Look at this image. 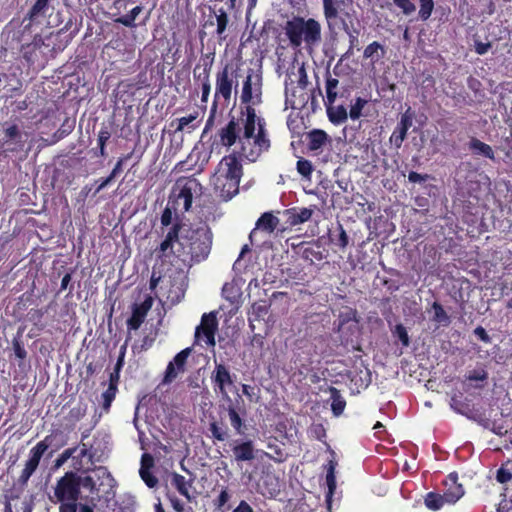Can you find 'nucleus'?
Segmentation results:
<instances>
[{"instance_id": "26", "label": "nucleus", "mask_w": 512, "mask_h": 512, "mask_svg": "<svg viewBox=\"0 0 512 512\" xmlns=\"http://www.w3.org/2000/svg\"><path fill=\"white\" fill-rule=\"evenodd\" d=\"M326 257L325 249L320 244L314 242L304 247L302 250V258L310 264L322 261Z\"/></svg>"}, {"instance_id": "55", "label": "nucleus", "mask_w": 512, "mask_h": 512, "mask_svg": "<svg viewBox=\"0 0 512 512\" xmlns=\"http://www.w3.org/2000/svg\"><path fill=\"white\" fill-rule=\"evenodd\" d=\"M432 308L434 310V317L433 319L439 323H448L449 322V317L446 313V311L444 310L443 306L438 303V302H434L433 305H432Z\"/></svg>"}, {"instance_id": "44", "label": "nucleus", "mask_w": 512, "mask_h": 512, "mask_svg": "<svg viewBox=\"0 0 512 512\" xmlns=\"http://www.w3.org/2000/svg\"><path fill=\"white\" fill-rule=\"evenodd\" d=\"M215 60V52H208L205 54H201L199 62L195 65V67H199V69L205 72H211Z\"/></svg>"}, {"instance_id": "42", "label": "nucleus", "mask_w": 512, "mask_h": 512, "mask_svg": "<svg viewBox=\"0 0 512 512\" xmlns=\"http://www.w3.org/2000/svg\"><path fill=\"white\" fill-rule=\"evenodd\" d=\"M338 235L334 237L330 236V241L341 249H345L349 244V237L342 224H337Z\"/></svg>"}, {"instance_id": "16", "label": "nucleus", "mask_w": 512, "mask_h": 512, "mask_svg": "<svg viewBox=\"0 0 512 512\" xmlns=\"http://www.w3.org/2000/svg\"><path fill=\"white\" fill-rule=\"evenodd\" d=\"M415 118V112L408 107L406 111L401 115L400 121L395 127L394 131L390 136V143L396 149L401 148L403 141L407 137L408 130L413 125V119Z\"/></svg>"}, {"instance_id": "17", "label": "nucleus", "mask_w": 512, "mask_h": 512, "mask_svg": "<svg viewBox=\"0 0 512 512\" xmlns=\"http://www.w3.org/2000/svg\"><path fill=\"white\" fill-rule=\"evenodd\" d=\"M218 328V321L215 313L204 314L201 323L197 326L195 337L199 338L201 334L206 338V343L210 346L215 345V333Z\"/></svg>"}, {"instance_id": "28", "label": "nucleus", "mask_w": 512, "mask_h": 512, "mask_svg": "<svg viewBox=\"0 0 512 512\" xmlns=\"http://www.w3.org/2000/svg\"><path fill=\"white\" fill-rule=\"evenodd\" d=\"M171 484L180 495L185 497L189 502L192 501L193 497L189 492V488L192 486V480L187 481L183 475L174 472L171 474Z\"/></svg>"}, {"instance_id": "53", "label": "nucleus", "mask_w": 512, "mask_h": 512, "mask_svg": "<svg viewBox=\"0 0 512 512\" xmlns=\"http://www.w3.org/2000/svg\"><path fill=\"white\" fill-rule=\"evenodd\" d=\"M393 2L406 16H409L416 11V6L413 0H393Z\"/></svg>"}, {"instance_id": "35", "label": "nucleus", "mask_w": 512, "mask_h": 512, "mask_svg": "<svg viewBox=\"0 0 512 512\" xmlns=\"http://www.w3.org/2000/svg\"><path fill=\"white\" fill-rule=\"evenodd\" d=\"M328 135L325 131L315 129L308 134V148L311 151L320 149L327 141Z\"/></svg>"}, {"instance_id": "4", "label": "nucleus", "mask_w": 512, "mask_h": 512, "mask_svg": "<svg viewBox=\"0 0 512 512\" xmlns=\"http://www.w3.org/2000/svg\"><path fill=\"white\" fill-rule=\"evenodd\" d=\"M283 30L290 46L294 49L300 48L302 45L306 49H313L322 40V26L314 18L294 15L285 22Z\"/></svg>"}, {"instance_id": "47", "label": "nucleus", "mask_w": 512, "mask_h": 512, "mask_svg": "<svg viewBox=\"0 0 512 512\" xmlns=\"http://www.w3.org/2000/svg\"><path fill=\"white\" fill-rule=\"evenodd\" d=\"M296 169L301 176L310 179L313 172V165L311 161L305 158H300L296 163Z\"/></svg>"}, {"instance_id": "31", "label": "nucleus", "mask_w": 512, "mask_h": 512, "mask_svg": "<svg viewBox=\"0 0 512 512\" xmlns=\"http://www.w3.org/2000/svg\"><path fill=\"white\" fill-rule=\"evenodd\" d=\"M469 149L474 155L483 156L492 161H495V154L492 147L475 137L471 138L469 142Z\"/></svg>"}, {"instance_id": "54", "label": "nucleus", "mask_w": 512, "mask_h": 512, "mask_svg": "<svg viewBox=\"0 0 512 512\" xmlns=\"http://www.w3.org/2000/svg\"><path fill=\"white\" fill-rule=\"evenodd\" d=\"M12 346H13L14 354L18 359H20V360L26 359L27 351L24 347L23 342L21 341L20 335H17L12 339Z\"/></svg>"}, {"instance_id": "12", "label": "nucleus", "mask_w": 512, "mask_h": 512, "mask_svg": "<svg viewBox=\"0 0 512 512\" xmlns=\"http://www.w3.org/2000/svg\"><path fill=\"white\" fill-rule=\"evenodd\" d=\"M243 133L242 120L235 118L234 116L229 119L227 124L218 130L217 136L219 143L227 148L238 144L240 148V139Z\"/></svg>"}, {"instance_id": "9", "label": "nucleus", "mask_w": 512, "mask_h": 512, "mask_svg": "<svg viewBox=\"0 0 512 512\" xmlns=\"http://www.w3.org/2000/svg\"><path fill=\"white\" fill-rule=\"evenodd\" d=\"M56 434L47 435L43 440L38 442L31 450L29 459L25 463V467L19 476V482L26 484L33 473L36 471L40 460L47 449L53 445Z\"/></svg>"}, {"instance_id": "40", "label": "nucleus", "mask_w": 512, "mask_h": 512, "mask_svg": "<svg viewBox=\"0 0 512 512\" xmlns=\"http://www.w3.org/2000/svg\"><path fill=\"white\" fill-rule=\"evenodd\" d=\"M143 7L141 5H138L131 9L127 14L118 17L115 22L122 24L125 27L128 28H135V20L138 17V15L142 12Z\"/></svg>"}, {"instance_id": "32", "label": "nucleus", "mask_w": 512, "mask_h": 512, "mask_svg": "<svg viewBox=\"0 0 512 512\" xmlns=\"http://www.w3.org/2000/svg\"><path fill=\"white\" fill-rule=\"evenodd\" d=\"M386 54L385 47L377 41L366 46L363 52V58L369 59L372 64L377 63Z\"/></svg>"}, {"instance_id": "48", "label": "nucleus", "mask_w": 512, "mask_h": 512, "mask_svg": "<svg viewBox=\"0 0 512 512\" xmlns=\"http://www.w3.org/2000/svg\"><path fill=\"white\" fill-rule=\"evenodd\" d=\"M229 499H230V495L228 493L227 488L225 487L221 490L218 497L213 500V505H214L215 509L220 510L222 512L229 510L230 506H227L226 508H224L225 505L227 504V502L229 501Z\"/></svg>"}, {"instance_id": "50", "label": "nucleus", "mask_w": 512, "mask_h": 512, "mask_svg": "<svg viewBox=\"0 0 512 512\" xmlns=\"http://www.w3.org/2000/svg\"><path fill=\"white\" fill-rule=\"evenodd\" d=\"M47 310L32 308L27 313L28 320L35 326L42 327V320Z\"/></svg>"}, {"instance_id": "27", "label": "nucleus", "mask_w": 512, "mask_h": 512, "mask_svg": "<svg viewBox=\"0 0 512 512\" xmlns=\"http://www.w3.org/2000/svg\"><path fill=\"white\" fill-rule=\"evenodd\" d=\"M179 208L176 207L175 203L168 200V203L164 210L161 213L160 222L163 227H172L174 223L179 221L182 223L180 219V215L178 214Z\"/></svg>"}, {"instance_id": "52", "label": "nucleus", "mask_w": 512, "mask_h": 512, "mask_svg": "<svg viewBox=\"0 0 512 512\" xmlns=\"http://www.w3.org/2000/svg\"><path fill=\"white\" fill-rule=\"evenodd\" d=\"M393 335L398 338L404 347H408L410 344V338L408 332L403 324H397L393 330Z\"/></svg>"}, {"instance_id": "25", "label": "nucleus", "mask_w": 512, "mask_h": 512, "mask_svg": "<svg viewBox=\"0 0 512 512\" xmlns=\"http://www.w3.org/2000/svg\"><path fill=\"white\" fill-rule=\"evenodd\" d=\"M328 119L334 125H341L347 121V109L343 105L335 106L334 103L324 101Z\"/></svg>"}, {"instance_id": "13", "label": "nucleus", "mask_w": 512, "mask_h": 512, "mask_svg": "<svg viewBox=\"0 0 512 512\" xmlns=\"http://www.w3.org/2000/svg\"><path fill=\"white\" fill-rule=\"evenodd\" d=\"M191 348H185L178 352L166 367L162 384H171L179 374L184 373Z\"/></svg>"}, {"instance_id": "10", "label": "nucleus", "mask_w": 512, "mask_h": 512, "mask_svg": "<svg viewBox=\"0 0 512 512\" xmlns=\"http://www.w3.org/2000/svg\"><path fill=\"white\" fill-rule=\"evenodd\" d=\"M25 139L20 127L11 122L2 124V137L0 138V148L2 153H18L23 150Z\"/></svg>"}, {"instance_id": "60", "label": "nucleus", "mask_w": 512, "mask_h": 512, "mask_svg": "<svg viewBox=\"0 0 512 512\" xmlns=\"http://www.w3.org/2000/svg\"><path fill=\"white\" fill-rule=\"evenodd\" d=\"M487 377L488 373L484 369L473 370L466 376L469 381H484Z\"/></svg>"}, {"instance_id": "64", "label": "nucleus", "mask_w": 512, "mask_h": 512, "mask_svg": "<svg viewBox=\"0 0 512 512\" xmlns=\"http://www.w3.org/2000/svg\"><path fill=\"white\" fill-rule=\"evenodd\" d=\"M171 506L176 512H186L184 508V504L180 499H178L175 495H168Z\"/></svg>"}, {"instance_id": "21", "label": "nucleus", "mask_w": 512, "mask_h": 512, "mask_svg": "<svg viewBox=\"0 0 512 512\" xmlns=\"http://www.w3.org/2000/svg\"><path fill=\"white\" fill-rule=\"evenodd\" d=\"M50 1L51 0H36L23 19V23L27 20L29 21V23L24 26V30L30 29L33 23H39L41 19L47 16Z\"/></svg>"}, {"instance_id": "38", "label": "nucleus", "mask_w": 512, "mask_h": 512, "mask_svg": "<svg viewBox=\"0 0 512 512\" xmlns=\"http://www.w3.org/2000/svg\"><path fill=\"white\" fill-rule=\"evenodd\" d=\"M229 420L231 426L234 428L237 434L244 435L246 431V425L244 423V420L240 416V414L237 412L235 407L229 406L227 409Z\"/></svg>"}, {"instance_id": "49", "label": "nucleus", "mask_w": 512, "mask_h": 512, "mask_svg": "<svg viewBox=\"0 0 512 512\" xmlns=\"http://www.w3.org/2000/svg\"><path fill=\"white\" fill-rule=\"evenodd\" d=\"M79 482H80V489H86L88 490L89 494L92 496V498L95 496H98V489L96 488V483L93 479V477L87 475L85 477L79 476Z\"/></svg>"}, {"instance_id": "62", "label": "nucleus", "mask_w": 512, "mask_h": 512, "mask_svg": "<svg viewBox=\"0 0 512 512\" xmlns=\"http://www.w3.org/2000/svg\"><path fill=\"white\" fill-rule=\"evenodd\" d=\"M428 178H429L428 174H420L415 171H411L408 174V180L411 183H422V182L427 181Z\"/></svg>"}, {"instance_id": "14", "label": "nucleus", "mask_w": 512, "mask_h": 512, "mask_svg": "<svg viewBox=\"0 0 512 512\" xmlns=\"http://www.w3.org/2000/svg\"><path fill=\"white\" fill-rule=\"evenodd\" d=\"M234 378L235 375L231 374L227 365L215 361V367L211 374V381L215 391L226 395L227 390L234 385Z\"/></svg>"}, {"instance_id": "51", "label": "nucleus", "mask_w": 512, "mask_h": 512, "mask_svg": "<svg viewBox=\"0 0 512 512\" xmlns=\"http://www.w3.org/2000/svg\"><path fill=\"white\" fill-rule=\"evenodd\" d=\"M140 476L149 488H154L158 484V478L146 467L140 468Z\"/></svg>"}, {"instance_id": "6", "label": "nucleus", "mask_w": 512, "mask_h": 512, "mask_svg": "<svg viewBox=\"0 0 512 512\" xmlns=\"http://www.w3.org/2000/svg\"><path fill=\"white\" fill-rule=\"evenodd\" d=\"M233 90L235 93L238 92V69L227 63L218 70L215 76L213 112H216L220 99L227 104L230 102Z\"/></svg>"}, {"instance_id": "23", "label": "nucleus", "mask_w": 512, "mask_h": 512, "mask_svg": "<svg viewBox=\"0 0 512 512\" xmlns=\"http://www.w3.org/2000/svg\"><path fill=\"white\" fill-rule=\"evenodd\" d=\"M279 224V219L271 212L263 213L256 222V227L250 233V238L256 234V230L264 231L268 234L273 233Z\"/></svg>"}, {"instance_id": "7", "label": "nucleus", "mask_w": 512, "mask_h": 512, "mask_svg": "<svg viewBox=\"0 0 512 512\" xmlns=\"http://www.w3.org/2000/svg\"><path fill=\"white\" fill-rule=\"evenodd\" d=\"M202 188L199 180L194 177L179 178L172 189L169 200L175 203L176 207L181 208V213L184 214L191 209L194 195L202 194Z\"/></svg>"}, {"instance_id": "19", "label": "nucleus", "mask_w": 512, "mask_h": 512, "mask_svg": "<svg viewBox=\"0 0 512 512\" xmlns=\"http://www.w3.org/2000/svg\"><path fill=\"white\" fill-rule=\"evenodd\" d=\"M443 485L447 504L456 503L464 495L463 486L458 482V475L455 472L446 477Z\"/></svg>"}, {"instance_id": "57", "label": "nucleus", "mask_w": 512, "mask_h": 512, "mask_svg": "<svg viewBox=\"0 0 512 512\" xmlns=\"http://www.w3.org/2000/svg\"><path fill=\"white\" fill-rule=\"evenodd\" d=\"M77 447H72L64 450L55 460L54 467L59 468L62 465H64L69 458L73 456V454L76 452Z\"/></svg>"}, {"instance_id": "59", "label": "nucleus", "mask_w": 512, "mask_h": 512, "mask_svg": "<svg viewBox=\"0 0 512 512\" xmlns=\"http://www.w3.org/2000/svg\"><path fill=\"white\" fill-rule=\"evenodd\" d=\"M512 479V473L504 468L503 466L500 467L498 470H497V473H496V480L501 483V484H505L507 482H509L510 480Z\"/></svg>"}, {"instance_id": "56", "label": "nucleus", "mask_w": 512, "mask_h": 512, "mask_svg": "<svg viewBox=\"0 0 512 512\" xmlns=\"http://www.w3.org/2000/svg\"><path fill=\"white\" fill-rule=\"evenodd\" d=\"M71 281H72V272H68L63 276V278L61 280L60 289L58 290L57 295H59L60 293H62L63 291H65L66 289L69 288L67 297L71 296L73 293V290H74V284H72Z\"/></svg>"}, {"instance_id": "46", "label": "nucleus", "mask_w": 512, "mask_h": 512, "mask_svg": "<svg viewBox=\"0 0 512 512\" xmlns=\"http://www.w3.org/2000/svg\"><path fill=\"white\" fill-rule=\"evenodd\" d=\"M420 8L418 12V17L422 21H426L430 18L433 9H434V1L433 0H419Z\"/></svg>"}, {"instance_id": "2", "label": "nucleus", "mask_w": 512, "mask_h": 512, "mask_svg": "<svg viewBox=\"0 0 512 512\" xmlns=\"http://www.w3.org/2000/svg\"><path fill=\"white\" fill-rule=\"evenodd\" d=\"M243 133L240 139V148L234 151L238 157L249 162H256L259 157L271 147L269 133L264 118L257 116L250 107L247 117H241Z\"/></svg>"}, {"instance_id": "18", "label": "nucleus", "mask_w": 512, "mask_h": 512, "mask_svg": "<svg viewBox=\"0 0 512 512\" xmlns=\"http://www.w3.org/2000/svg\"><path fill=\"white\" fill-rule=\"evenodd\" d=\"M152 305L153 299L151 296H147L140 304H133L131 316L127 320L129 330H138L140 328Z\"/></svg>"}, {"instance_id": "20", "label": "nucleus", "mask_w": 512, "mask_h": 512, "mask_svg": "<svg viewBox=\"0 0 512 512\" xmlns=\"http://www.w3.org/2000/svg\"><path fill=\"white\" fill-rule=\"evenodd\" d=\"M323 15L330 31L335 29L336 20L339 18V11L346 5L345 0H322Z\"/></svg>"}, {"instance_id": "43", "label": "nucleus", "mask_w": 512, "mask_h": 512, "mask_svg": "<svg viewBox=\"0 0 512 512\" xmlns=\"http://www.w3.org/2000/svg\"><path fill=\"white\" fill-rule=\"evenodd\" d=\"M116 392L117 388H115L113 385H108V388L102 393V408L105 412L109 411L111 404L116 397Z\"/></svg>"}, {"instance_id": "61", "label": "nucleus", "mask_w": 512, "mask_h": 512, "mask_svg": "<svg viewBox=\"0 0 512 512\" xmlns=\"http://www.w3.org/2000/svg\"><path fill=\"white\" fill-rule=\"evenodd\" d=\"M474 335L482 342L486 343V344H489L491 343V337L489 336V334L487 333V331L485 330V328H483L482 326H477L475 329H474Z\"/></svg>"}, {"instance_id": "33", "label": "nucleus", "mask_w": 512, "mask_h": 512, "mask_svg": "<svg viewBox=\"0 0 512 512\" xmlns=\"http://www.w3.org/2000/svg\"><path fill=\"white\" fill-rule=\"evenodd\" d=\"M329 393L331 398V410L335 416H340L345 409L346 401L340 391L333 386L329 387Z\"/></svg>"}, {"instance_id": "1", "label": "nucleus", "mask_w": 512, "mask_h": 512, "mask_svg": "<svg viewBox=\"0 0 512 512\" xmlns=\"http://www.w3.org/2000/svg\"><path fill=\"white\" fill-rule=\"evenodd\" d=\"M213 245V233L207 225H186L177 221L156 247L157 258L170 254L185 267L191 268L208 259Z\"/></svg>"}, {"instance_id": "24", "label": "nucleus", "mask_w": 512, "mask_h": 512, "mask_svg": "<svg viewBox=\"0 0 512 512\" xmlns=\"http://www.w3.org/2000/svg\"><path fill=\"white\" fill-rule=\"evenodd\" d=\"M284 214L287 217V223L290 226H296L307 222L311 219L313 211L309 208H290L285 210Z\"/></svg>"}, {"instance_id": "45", "label": "nucleus", "mask_w": 512, "mask_h": 512, "mask_svg": "<svg viewBox=\"0 0 512 512\" xmlns=\"http://www.w3.org/2000/svg\"><path fill=\"white\" fill-rule=\"evenodd\" d=\"M368 101L364 98L357 97L355 99L354 104L351 105L350 111H349V117L352 120H357L362 116V110L366 106Z\"/></svg>"}, {"instance_id": "22", "label": "nucleus", "mask_w": 512, "mask_h": 512, "mask_svg": "<svg viewBox=\"0 0 512 512\" xmlns=\"http://www.w3.org/2000/svg\"><path fill=\"white\" fill-rule=\"evenodd\" d=\"M233 456L236 462L252 461L255 458V449L251 440L236 441L232 447Z\"/></svg>"}, {"instance_id": "63", "label": "nucleus", "mask_w": 512, "mask_h": 512, "mask_svg": "<svg viewBox=\"0 0 512 512\" xmlns=\"http://www.w3.org/2000/svg\"><path fill=\"white\" fill-rule=\"evenodd\" d=\"M121 366H122V359L120 358L116 364L115 371L113 373H111L110 377H109V385H113L115 388H117V386H118L119 369L121 368Z\"/></svg>"}, {"instance_id": "30", "label": "nucleus", "mask_w": 512, "mask_h": 512, "mask_svg": "<svg viewBox=\"0 0 512 512\" xmlns=\"http://www.w3.org/2000/svg\"><path fill=\"white\" fill-rule=\"evenodd\" d=\"M326 484L328 490L325 495V501L328 510L331 511L332 498L336 490L335 463L333 461L329 462V468L326 474Z\"/></svg>"}, {"instance_id": "29", "label": "nucleus", "mask_w": 512, "mask_h": 512, "mask_svg": "<svg viewBox=\"0 0 512 512\" xmlns=\"http://www.w3.org/2000/svg\"><path fill=\"white\" fill-rule=\"evenodd\" d=\"M199 116V113L195 111L194 113L177 118L175 120H172L170 123V126L174 128V132H182L186 127H189L191 130H194L198 127L199 121L197 123H194Z\"/></svg>"}, {"instance_id": "11", "label": "nucleus", "mask_w": 512, "mask_h": 512, "mask_svg": "<svg viewBox=\"0 0 512 512\" xmlns=\"http://www.w3.org/2000/svg\"><path fill=\"white\" fill-rule=\"evenodd\" d=\"M20 51L29 65L42 64L47 61L50 45L45 44L43 37L37 34L32 42L22 44Z\"/></svg>"}, {"instance_id": "5", "label": "nucleus", "mask_w": 512, "mask_h": 512, "mask_svg": "<svg viewBox=\"0 0 512 512\" xmlns=\"http://www.w3.org/2000/svg\"><path fill=\"white\" fill-rule=\"evenodd\" d=\"M262 86V73L249 68L242 82L240 94V102L245 105L244 110L241 111V117H247V110L249 107L256 112L255 106L262 103Z\"/></svg>"}, {"instance_id": "34", "label": "nucleus", "mask_w": 512, "mask_h": 512, "mask_svg": "<svg viewBox=\"0 0 512 512\" xmlns=\"http://www.w3.org/2000/svg\"><path fill=\"white\" fill-rule=\"evenodd\" d=\"M339 80L331 76L329 70L326 71L325 90L326 98L324 101L328 103H335L338 96Z\"/></svg>"}, {"instance_id": "41", "label": "nucleus", "mask_w": 512, "mask_h": 512, "mask_svg": "<svg viewBox=\"0 0 512 512\" xmlns=\"http://www.w3.org/2000/svg\"><path fill=\"white\" fill-rule=\"evenodd\" d=\"M111 137V133L108 130V128L104 127L102 128L98 133V139H97V149L98 152H96V156L99 157H105L106 156V143Z\"/></svg>"}, {"instance_id": "58", "label": "nucleus", "mask_w": 512, "mask_h": 512, "mask_svg": "<svg viewBox=\"0 0 512 512\" xmlns=\"http://www.w3.org/2000/svg\"><path fill=\"white\" fill-rule=\"evenodd\" d=\"M210 73L211 72H205V71L199 69V67H194V69H193L194 81L197 83H200V84L208 83V82H210Z\"/></svg>"}, {"instance_id": "37", "label": "nucleus", "mask_w": 512, "mask_h": 512, "mask_svg": "<svg viewBox=\"0 0 512 512\" xmlns=\"http://www.w3.org/2000/svg\"><path fill=\"white\" fill-rule=\"evenodd\" d=\"M269 306L266 304V301L255 302L252 305L251 316L249 317V326L253 331L255 326L253 325L254 321H259L264 318V316L268 313Z\"/></svg>"}, {"instance_id": "15", "label": "nucleus", "mask_w": 512, "mask_h": 512, "mask_svg": "<svg viewBox=\"0 0 512 512\" xmlns=\"http://www.w3.org/2000/svg\"><path fill=\"white\" fill-rule=\"evenodd\" d=\"M214 15L209 16V18L204 22L203 27L206 28L208 26H216L214 35L217 39L218 44H222L228 38V29H229V16L224 8H219L217 11H213Z\"/></svg>"}, {"instance_id": "8", "label": "nucleus", "mask_w": 512, "mask_h": 512, "mask_svg": "<svg viewBox=\"0 0 512 512\" xmlns=\"http://www.w3.org/2000/svg\"><path fill=\"white\" fill-rule=\"evenodd\" d=\"M54 496L59 502H76L80 496L79 475L66 472L56 483Z\"/></svg>"}, {"instance_id": "3", "label": "nucleus", "mask_w": 512, "mask_h": 512, "mask_svg": "<svg viewBox=\"0 0 512 512\" xmlns=\"http://www.w3.org/2000/svg\"><path fill=\"white\" fill-rule=\"evenodd\" d=\"M243 176L241 158L232 152L225 155L218 163L211 177L215 193L224 201L231 200L239 193V184Z\"/></svg>"}, {"instance_id": "36", "label": "nucleus", "mask_w": 512, "mask_h": 512, "mask_svg": "<svg viewBox=\"0 0 512 512\" xmlns=\"http://www.w3.org/2000/svg\"><path fill=\"white\" fill-rule=\"evenodd\" d=\"M209 431L212 437L217 441H225L229 438V429L224 422L212 421L209 424Z\"/></svg>"}, {"instance_id": "39", "label": "nucleus", "mask_w": 512, "mask_h": 512, "mask_svg": "<svg viewBox=\"0 0 512 512\" xmlns=\"http://www.w3.org/2000/svg\"><path fill=\"white\" fill-rule=\"evenodd\" d=\"M424 503L430 510H439L443 507L446 502L445 494H439L436 492H429L424 498Z\"/></svg>"}]
</instances>
